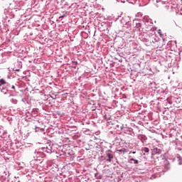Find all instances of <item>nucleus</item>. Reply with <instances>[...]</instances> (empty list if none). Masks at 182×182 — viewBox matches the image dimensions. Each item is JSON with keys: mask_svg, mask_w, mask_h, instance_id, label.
I'll return each instance as SVG.
<instances>
[{"mask_svg": "<svg viewBox=\"0 0 182 182\" xmlns=\"http://www.w3.org/2000/svg\"><path fill=\"white\" fill-rule=\"evenodd\" d=\"M107 161H109L111 162L112 161V159H113V154H110V153H107Z\"/></svg>", "mask_w": 182, "mask_h": 182, "instance_id": "1", "label": "nucleus"}, {"mask_svg": "<svg viewBox=\"0 0 182 182\" xmlns=\"http://www.w3.org/2000/svg\"><path fill=\"white\" fill-rule=\"evenodd\" d=\"M153 154H160L161 153V151L159 148H154L152 150Z\"/></svg>", "mask_w": 182, "mask_h": 182, "instance_id": "2", "label": "nucleus"}, {"mask_svg": "<svg viewBox=\"0 0 182 182\" xmlns=\"http://www.w3.org/2000/svg\"><path fill=\"white\" fill-rule=\"evenodd\" d=\"M2 85H6V81L4 79L0 80V86H2Z\"/></svg>", "mask_w": 182, "mask_h": 182, "instance_id": "3", "label": "nucleus"}, {"mask_svg": "<svg viewBox=\"0 0 182 182\" xmlns=\"http://www.w3.org/2000/svg\"><path fill=\"white\" fill-rule=\"evenodd\" d=\"M142 150L144 151V153H149V151H150V149H149L147 147H144Z\"/></svg>", "mask_w": 182, "mask_h": 182, "instance_id": "4", "label": "nucleus"}, {"mask_svg": "<svg viewBox=\"0 0 182 182\" xmlns=\"http://www.w3.org/2000/svg\"><path fill=\"white\" fill-rule=\"evenodd\" d=\"M130 161H134V164H139V161L133 158L130 159Z\"/></svg>", "mask_w": 182, "mask_h": 182, "instance_id": "5", "label": "nucleus"}, {"mask_svg": "<svg viewBox=\"0 0 182 182\" xmlns=\"http://www.w3.org/2000/svg\"><path fill=\"white\" fill-rule=\"evenodd\" d=\"M11 102L13 103V105H16V99L13 98V99L11 100Z\"/></svg>", "mask_w": 182, "mask_h": 182, "instance_id": "6", "label": "nucleus"}, {"mask_svg": "<svg viewBox=\"0 0 182 182\" xmlns=\"http://www.w3.org/2000/svg\"><path fill=\"white\" fill-rule=\"evenodd\" d=\"M119 151H121L122 153H123V154H124V153H126V149H122L119 150Z\"/></svg>", "mask_w": 182, "mask_h": 182, "instance_id": "7", "label": "nucleus"}, {"mask_svg": "<svg viewBox=\"0 0 182 182\" xmlns=\"http://www.w3.org/2000/svg\"><path fill=\"white\" fill-rule=\"evenodd\" d=\"M1 92L4 93V95H6V91H4V90H2Z\"/></svg>", "mask_w": 182, "mask_h": 182, "instance_id": "8", "label": "nucleus"}, {"mask_svg": "<svg viewBox=\"0 0 182 182\" xmlns=\"http://www.w3.org/2000/svg\"><path fill=\"white\" fill-rule=\"evenodd\" d=\"M159 35H161V30H159Z\"/></svg>", "mask_w": 182, "mask_h": 182, "instance_id": "9", "label": "nucleus"}, {"mask_svg": "<svg viewBox=\"0 0 182 182\" xmlns=\"http://www.w3.org/2000/svg\"><path fill=\"white\" fill-rule=\"evenodd\" d=\"M61 18H65V16H61L59 17V19H60Z\"/></svg>", "mask_w": 182, "mask_h": 182, "instance_id": "10", "label": "nucleus"}, {"mask_svg": "<svg viewBox=\"0 0 182 182\" xmlns=\"http://www.w3.org/2000/svg\"><path fill=\"white\" fill-rule=\"evenodd\" d=\"M132 154H136V151H133V152H132Z\"/></svg>", "mask_w": 182, "mask_h": 182, "instance_id": "11", "label": "nucleus"}, {"mask_svg": "<svg viewBox=\"0 0 182 182\" xmlns=\"http://www.w3.org/2000/svg\"><path fill=\"white\" fill-rule=\"evenodd\" d=\"M12 89H15V87L14 85L12 86Z\"/></svg>", "mask_w": 182, "mask_h": 182, "instance_id": "12", "label": "nucleus"}]
</instances>
